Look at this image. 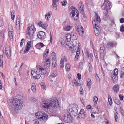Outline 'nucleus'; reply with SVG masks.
Listing matches in <instances>:
<instances>
[{
  "label": "nucleus",
  "instance_id": "9b49d317",
  "mask_svg": "<svg viewBox=\"0 0 124 124\" xmlns=\"http://www.w3.org/2000/svg\"><path fill=\"white\" fill-rule=\"evenodd\" d=\"M37 36L38 38L41 40H43L46 37L45 32L42 31H40L39 32Z\"/></svg>",
  "mask_w": 124,
  "mask_h": 124
},
{
  "label": "nucleus",
  "instance_id": "a18cd8bd",
  "mask_svg": "<svg viewBox=\"0 0 124 124\" xmlns=\"http://www.w3.org/2000/svg\"><path fill=\"white\" fill-rule=\"evenodd\" d=\"M94 20H95L97 22V23H100V17L98 16H97L96 19Z\"/></svg>",
  "mask_w": 124,
  "mask_h": 124
},
{
  "label": "nucleus",
  "instance_id": "7ed1b4c3",
  "mask_svg": "<svg viewBox=\"0 0 124 124\" xmlns=\"http://www.w3.org/2000/svg\"><path fill=\"white\" fill-rule=\"evenodd\" d=\"M69 10L73 20H77L78 19L79 12L75 7L71 6Z\"/></svg>",
  "mask_w": 124,
  "mask_h": 124
},
{
  "label": "nucleus",
  "instance_id": "c03bdc74",
  "mask_svg": "<svg viewBox=\"0 0 124 124\" xmlns=\"http://www.w3.org/2000/svg\"><path fill=\"white\" fill-rule=\"evenodd\" d=\"M108 101L109 103V104L110 105H111L112 104V100L111 97H109L108 98Z\"/></svg>",
  "mask_w": 124,
  "mask_h": 124
},
{
  "label": "nucleus",
  "instance_id": "412c9836",
  "mask_svg": "<svg viewBox=\"0 0 124 124\" xmlns=\"http://www.w3.org/2000/svg\"><path fill=\"white\" fill-rule=\"evenodd\" d=\"M66 37L67 41L69 42L70 41L71 39V35L70 34L68 33L67 34Z\"/></svg>",
  "mask_w": 124,
  "mask_h": 124
},
{
  "label": "nucleus",
  "instance_id": "dca6fc26",
  "mask_svg": "<svg viewBox=\"0 0 124 124\" xmlns=\"http://www.w3.org/2000/svg\"><path fill=\"white\" fill-rule=\"evenodd\" d=\"M57 61L55 58L54 57L52 59V66L54 68L57 65Z\"/></svg>",
  "mask_w": 124,
  "mask_h": 124
},
{
  "label": "nucleus",
  "instance_id": "8fccbe9b",
  "mask_svg": "<svg viewBox=\"0 0 124 124\" xmlns=\"http://www.w3.org/2000/svg\"><path fill=\"white\" fill-rule=\"evenodd\" d=\"M120 30L122 32H124V27L123 25H122L120 26Z\"/></svg>",
  "mask_w": 124,
  "mask_h": 124
},
{
  "label": "nucleus",
  "instance_id": "79ce46f5",
  "mask_svg": "<svg viewBox=\"0 0 124 124\" xmlns=\"http://www.w3.org/2000/svg\"><path fill=\"white\" fill-rule=\"evenodd\" d=\"M80 93L81 95H83L84 93L83 90L82 86H80Z\"/></svg>",
  "mask_w": 124,
  "mask_h": 124
},
{
  "label": "nucleus",
  "instance_id": "f03ea898",
  "mask_svg": "<svg viewBox=\"0 0 124 124\" xmlns=\"http://www.w3.org/2000/svg\"><path fill=\"white\" fill-rule=\"evenodd\" d=\"M68 111L70 114L76 116L78 114V107L77 105L74 104L70 105L68 108Z\"/></svg>",
  "mask_w": 124,
  "mask_h": 124
},
{
  "label": "nucleus",
  "instance_id": "0e129e2a",
  "mask_svg": "<svg viewBox=\"0 0 124 124\" xmlns=\"http://www.w3.org/2000/svg\"><path fill=\"white\" fill-rule=\"evenodd\" d=\"M16 21L20 22V18L19 16H18L17 17Z\"/></svg>",
  "mask_w": 124,
  "mask_h": 124
},
{
  "label": "nucleus",
  "instance_id": "f3484780",
  "mask_svg": "<svg viewBox=\"0 0 124 124\" xmlns=\"http://www.w3.org/2000/svg\"><path fill=\"white\" fill-rule=\"evenodd\" d=\"M113 101L115 103L119 105H120L121 104V102L116 97L114 98Z\"/></svg>",
  "mask_w": 124,
  "mask_h": 124
},
{
  "label": "nucleus",
  "instance_id": "de8ad7c7",
  "mask_svg": "<svg viewBox=\"0 0 124 124\" xmlns=\"http://www.w3.org/2000/svg\"><path fill=\"white\" fill-rule=\"evenodd\" d=\"M26 46L31 47V41H27V43Z\"/></svg>",
  "mask_w": 124,
  "mask_h": 124
},
{
  "label": "nucleus",
  "instance_id": "e2e57ef3",
  "mask_svg": "<svg viewBox=\"0 0 124 124\" xmlns=\"http://www.w3.org/2000/svg\"><path fill=\"white\" fill-rule=\"evenodd\" d=\"M47 53H46V52H44L43 53V57L44 58H46V57L47 56Z\"/></svg>",
  "mask_w": 124,
  "mask_h": 124
},
{
  "label": "nucleus",
  "instance_id": "4c0bfd02",
  "mask_svg": "<svg viewBox=\"0 0 124 124\" xmlns=\"http://www.w3.org/2000/svg\"><path fill=\"white\" fill-rule=\"evenodd\" d=\"M118 113L117 111H116H116H115V118L116 122H117V121L118 116H117Z\"/></svg>",
  "mask_w": 124,
  "mask_h": 124
},
{
  "label": "nucleus",
  "instance_id": "bf43d9fd",
  "mask_svg": "<svg viewBox=\"0 0 124 124\" xmlns=\"http://www.w3.org/2000/svg\"><path fill=\"white\" fill-rule=\"evenodd\" d=\"M67 46H68L70 48V49H71L73 48L72 45V46L71 45H70L69 44V43H67L66 44Z\"/></svg>",
  "mask_w": 124,
  "mask_h": 124
},
{
  "label": "nucleus",
  "instance_id": "774afa93",
  "mask_svg": "<svg viewBox=\"0 0 124 124\" xmlns=\"http://www.w3.org/2000/svg\"><path fill=\"white\" fill-rule=\"evenodd\" d=\"M20 24L16 25V27L17 29H19L20 28Z\"/></svg>",
  "mask_w": 124,
  "mask_h": 124
},
{
  "label": "nucleus",
  "instance_id": "473e14b6",
  "mask_svg": "<svg viewBox=\"0 0 124 124\" xmlns=\"http://www.w3.org/2000/svg\"><path fill=\"white\" fill-rule=\"evenodd\" d=\"M13 31V27L10 24H9L8 26V31Z\"/></svg>",
  "mask_w": 124,
  "mask_h": 124
},
{
  "label": "nucleus",
  "instance_id": "a878e982",
  "mask_svg": "<svg viewBox=\"0 0 124 124\" xmlns=\"http://www.w3.org/2000/svg\"><path fill=\"white\" fill-rule=\"evenodd\" d=\"M82 13L83 16L81 18V20L82 21H84L87 20V17L85 13L83 12Z\"/></svg>",
  "mask_w": 124,
  "mask_h": 124
},
{
  "label": "nucleus",
  "instance_id": "6e6552de",
  "mask_svg": "<svg viewBox=\"0 0 124 124\" xmlns=\"http://www.w3.org/2000/svg\"><path fill=\"white\" fill-rule=\"evenodd\" d=\"M92 23L94 26H95L94 27V29L95 35L96 36H98L100 34V29L99 28H97L96 26L98 23H97V22L95 20H93L92 21Z\"/></svg>",
  "mask_w": 124,
  "mask_h": 124
},
{
  "label": "nucleus",
  "instance_id": "f257e3e1",
  "mask_svg": "<svg viewBox=\"0 0 124 124\" xmlns=\"http://www.w3.org/2000/svg\"><path fill=\"white\" fill-rule=\"evenodd\" d=\"M42 100V105L43 108L46 109H48L52 107L53 108L57 107L59 105L58 101H55L54 100H51L49 102Z\"/></svg>",
  "mask_w": 124,
  "mask_h": 124
},
{
  "label": "nucleus",
  "instance_id": "72a5a7b5",
  "mask_svg": "<svg viewBox=\"0 0 124 124\" xmlns=\"http://www.w3.org/2000/svg\"><path fill=\"white\" fill-rule=\"evenodd\" d=\"M120 111L122 115V117L124 118V111L121 107H120Z\"/></svg>",
  "mask_w": 124,
  "mask_h": 124
},
{
  "label": "nucleus",
  "instance_id": "a211bd4d",
  "mask_svg": "<svg viewBox=\"0 0 124 124\" xmlns=\"http://www.w3.org/2000/svg\"><path fill=\"white\" fill-rule=\"evenodd\" d=\"M38 68L39 70L40 71H41L42 73L43 74H44L46 73V71L45 68H43L40 66H39Z\"/></svg>",
  "mask_w": 124,
  "mask_h": 124
},
{
  "label": "nucleus",
  "instance_id": "393cba45",
  "mask_svg": "<svg viewBox=\"0 0 124 124\" xmlns=\"http://www.w3.org/2000/svg\"><path fill=\"white\" fill-rule=\"evenodd\" d=\"M58 75V74L57 72H56L52 73L50 75V77L51 78H54Z\"/></svg>",
  "mask_w": 124,
  "mask_h": 124
},
{
  "label": "nucleus",
  "instance_id": "09e8293b",
  "mask_svg": "<svg viewBox=\"0 0 124 124\" xmlns=\"http://www.w3.org/2000/svg\"><path fill=\"white\" fill-rule=\"evenodd\" d=\"M79 46V47H78V50L77 51L76 53V55H77V56H79V54H80V48H79L80 47V46Z\"/></svg>",
  "mask_w": 124,
  "mask_h": 124
},
{
  "label": "nucleus",
  "instance_id": "052dcab7",
  "mask_svg": "<svg viewBox=\"0 0 124 124\" xmlns=\"http://www.w3.org/2000/svg\"><path fill=\"white\" fill-rule=\"evenodd\" d=\"M105 49V47H102L100 48V52H104Z\"/></svg>",
  "mask_w": 124,
  "mask_h": 124
},
{
  "label": "nucleus",
  "instance_id": "aec40b11",
  "mask_svg": "<svg viewBox=\"0 0 124 124\" xmlns=\"http://www.w3.org/2000/svg\"><path fill=\"white\" fill-rule=\"evenodd\" d=\"M52 1V6H53V7L54 10H56L57 9V7L56 2L55 1V0H53Z\"/></svg>",
  "mask_w": 124,
  "mask_h": 124
},
{
  "label": "nucleus",
  "instance_id": "5701e85b",
  "mask_svg": "<svg viewBox=\"0 0 124 124\" xmlns=\"http://www.w3.org/2000/svg\"><path fill=\"white\" fill-rule=\"evenodd\" d=\"M51 15L49 13H46V14L45 16V18L47 21H48L49 20V18L51 17Z\"/></svg>",
  "mask_w": 124,
  "mask_h": 124
},
{
  "label": "nucleus",
  "instance_id": "cd10ccee",
  "mask_svg": "<svg viewBox=\"0 0 124 124\" xmlns=\"http://www.w3.org/2000/svg\"><path fill=\"white\" fill-rule=\"evenodd\" d=\"M118 73V70L117 68L113 70V72L112 73L113 75H117Z\"/></svg>",
  "mask_w": 124,
  "mask_h": 124
},
{
  "label": "nucleus",
  "instance_id": "9d476101",
  "mask_svg": "<svg viewBox=\"0 0 124 124\" xmlns=\"http://www.w3.org/2000/svg\"><path fill=\"white\" fill-rule=\"evenodd\" d=\"M31 74L33 77V78H35V79H39L41 76L40 74L35 70H32Z\"/></svg>",
  "mask_w": 124,
  "mask_h": 124
},
{
  "label": "nucleus",
  "instance_id": "0eeeda50",
  "mask_svg": "<svg viewBox=\"0 0 124 124\" xmlns=\"http://www.w3.org/2000/svg\"><path fill=\"white\" fill-rule=\"evenodd\" d=\"M27 34L31 37L33 36L36 30V29L33 25H31L27 28Z\"/></svg>",
  "mask_w": 124,
  "mask_h": 124
},
{
  "label": "nucleus",
  "instance_id": "c85d7f7f",
  "mask_svg": "<svg viewBox=\"0 0 124 124\" xmlns=\"http://www.w3.org/2000/svg\"><path fill=\"white\" fill-rule=\"evenodd\" d=\"M5 54L7 57L8 58H9L10 57V50L5 51Z\"/></svg>",
  "mask_w": 124,
  "mask_h": 124
},
{
  "label": "nucleus",
  "instance_id": "3c124183",
  "mask_svg": "<svg viewBox=\"0 0 124 124\" xmlns=\"http://www.w3.org/2000/svg\"><path fill=\"white\" fill-rule=\"evenodd\" d=\"M31 90H32V91L33 92H35L36 91V88L33 85V84H32V86L31 87Z\"/></svg>",
  "mask_w": 124,
  "mask_h": 124
},
{
  "label": "nucleus",
  "instance_id": "4468645a",
  "mask_svg": "<svg viewBox=\"0 0 124 124\" xmlns=\"http://www.w3.org/2000/svg\"><path fill=\"white\" fill-rule=\"evenodd\" d=\"M112 80L113 82L114 83H115L118 81V77L117 75H113L112 74L111 75Z\"/></svg>",
  "mask_w": 124,
  "mask_h": 124
},
{
  "label": "nucleus",
  "instance_id": "ddd939ff",
  "mask_svg": "<svg viewBox=\"0 0 124 124\" xmlns=\"http://www.w3.org/2000/svg\"><path fill=\"white\" fill-rule=\"evenodd\" d=\"M116 45V44L115 43L110 42L107 43L106 47L108 48L113 47H115Z\"/></svg>",
  "mask_w": 124,
  "mask_h": 124
},
{
  "label": "nucleus",
  "instance_id": "864d4df0",
  "mask_svg": "<svg viewBox=\"0 0 124 124\" xmlns=\"http://www.w3.org/2000/svg\"><path fill=\"white\" fill-rule=\"evenodd\" d=\"M83 65V64L82 62H80L79 63V68H80L81 69H82V66Z\"/></svg>",
  "mask_w": 124,
  "mask_h": 124
},
{
  "label": "nucleus",
  "instance_id": "69168bd1",
  "mask_svg": "<svg viewBox=\"0 0 124 124\" xmlns=\"http://www.w3.org/2000/svg\"><path fill=\"white\" fill-rule=\"evenodd\" d=\"M120 99L121 100H122L123 98V96L120 94L119 95Z\"/></svg>",
  "mask_w": 124,
  "mask_h": 124
},
{
  "label": "nucleus",
  "instance_id": "2eb2a0df",
  "mask_svg": "<svg viewBox=\"0 0 124 124\" xmlns=\"http://www.w3.org/2000/svg\"><path fill=\"white\" fill-rule=\"evenodd\" d=\"M119 85L116 84L114 85L113 90L116 93H117L119 91Z\"/></svg>",
  "mask_w": 124,
  "mask_h": 124
},
{
  "label": "nucleus",
  "instance_id": "39448f33",
  "mask_svg": "<svg viewBox=\"0 0 124 124\" xmlns=\"http://www.w3.org/2000/svg\"><path fill=\"white\" fill-rule=\"evenodd\" d=\"M110 6L111 4L109 1H105L104 3L101 6L102 8H103V10H104V14H106L107 13L108 9L110 8Z\"/></svg>",
  "mask_w": 124,
  "mask_h": 124
},
{
  "label": "nucleus",
  "instance_id": "a19ab883",
  "mask_svg": "<svg viewBox=\"0 0 124 124\" xmlns=\"http://www.w3.org/2000/svg\"><path fill=\"white\" fill-rule=\"evenodd\" d=\"M101 59L103 60L104 59V52H100Z\"/></svg>",
  "mask_w": 124,
  "mask_h": 124
},
{
  "label": "nucleus",
  "instance_id": "bb28decb",
  "mask_svg": "<svg viewBox=\"0 0 124 124\" xmlns=\"http://www.w3.org/2000/svg\"><path fill=\"white\" fill-rule=\"evenodd\" d=\"M78 82L76 81L75 79L73 80L72 82V84L73 85V86L75 87L78 85Z\"/></svg>",
  "mask_w": 124,
  "mask_h": 124
},
{
  "label": "nucleus",
  "instance_id": "13d9d810",
  "mask_svg": "<svg viewBox=\"0 0 124 124\" xmlns=\"http://www.w3.org/2000/svg\"><path fill=\"white\" fill-rule=\"evenodd\" d=\"M77 77L78 78V79L80 80L81 79V74L80 73H78L77 74Z\"/></svg>",
  "mask_w": 124,
  "mask_h": 124
},
{
  "label": "nucleus",
  "instance_id": "4be33fe9",
  "mask_svg": "<svg viewBox=\"0 0 124 124\" xmlns=\"http://www.w3.org/2000/svg\"><path fill=\"white\" fill-rule=\"evenodd\" d=\"M8 36L11 39V40L12 39H13V31H8Z\"/></svg>",
  "mask_w": 124,
  "mask_h": 124
},
{
  "label": "nucleus",
  "instance_id": "2f4dec72",
  "mask_svg": "<svg viewBox=\"0 0 124 124\" xmlns=\"http://www.w3.org/2000/svg\"><path fill=\"white\" fill-rule=\"evenodd\" d=\"M31 48L30 47L26 46L25 47V49L24 50V52L25 53H26L28 52L29 50Z\"/></svg>",
  "mask_w": 124,
  "mask_h": 124
},
{
  "label": "nucleus",
  "instance_id": "603ef678",
  "mask_svg": "<svg viewBox=\"0 0 124 124\" xmlns=\"http://www.w3.org/2000/svg\"><path fill=\"white\" fill-rule=\"evenodd\" d=\"M62 5V6H65L67 5V1L66 0H65L63 2H61Z\"/></svg>",
  "mask_w": 124,
  "mask_h": 124
},
{
  "label": "nucleus",
  "instance_id": "7c9ffc66",
  "mask_svg": "<svg viewBox=\"0 0 124 124\" xmlns=\"http://www.w3.org/2000/svg\"><path fill=\"white\" fill-rule=\"evenodd\" d=\"M50 64V59L49 58H48L44 62V64L45 65H48V64Z\"/></svg>",
  "mask_w": 124,
  "mask_h": 124
},
{
  "label": "nucleus",
  "instance_id": "20e7f679",
  "mask_svg": "<svg viewBox=\"0 0 124 124\" xmlns=\"http://www.w3.org/2000/svg\"><path fill=\"white\" fill-rule=\"evenodd\" d=\"M35 115L37 118L39 119H42V120L46 121L48 119V115L43 111L38 112L36 113Z\"/></svg>",
  "mask_w": 124,
  "mask_h": 124
},
{
  "label": "nucleus",
  "instance_id": "37998d69",
  "mask_svg": "<svg viewBox=\"0 0 124 124\" xmlns=\"http://www.w3.org/2000/svg\"><path fill=\"white\" fill-rule=\"evenodd\" d=\"M5 51L10 50V46L8 45H6L5 47Z\"/></svg>",
  "mask_w": 124,
  "mask_h": 124
},
{
  "label": "nucleus",
  "instance_id": "b1692460",
  "mask_svg": "<svg viewBox=\"0 0 124 124\" xmlns=\"http://www.w3.org/2000/svg\"><path fill=\"white\" fill-rule=\"evenodd\" d=\"M10 12L11 15V19L13 20L14 19V17L15 15V12L14 11H12L11 10Z\"/></svg>",
  "mask_w": 124,
  "mask_h": 124
},
{
  "label": "nucleus",
  "instance_id": "680f3d73",
  "mask_svg": "<svg viewBox=\"0 0 124 124\" xmlns=\"http://www.w3.org/2000/svg\"><path fill=\"white\" fill-rule=\"evenodd\" d=\"M95 77L96 78V79L97 81H99V77L98 75V74H96V75L95 76Z\"/></svg>",
  "mask_w": 124,
  "mask_h": 124
},
{
  "label": "nucleus",
  "instance_id": "6ab92c4d",
  "mask_svg": "<svg viewBox=\"0 0 124 124\" xmlns=\"http://www.w3.org/2000/svg\"><path fill=\"white\" fill-rule=\"evenodd\" d=\"M87 85L88 88L89 89L91 87L92 83L91 80L90 78H88L87 80Z\"/></svg>",
  "mask_w": 124,
  "mask_h": 124
},
{
  "label": "nucleus",
  "instance_id": "58836bf2",
  "mask_svg": "<svg viewBox=\"0 0 124 124\" xmlns=\"http://www.w3.org/2000/svg\"><path fill=\"white\" fill-rule=\"evenodd\" d=\"M76 33L73 34L72 35H71V39L73 40L77 39Z\"/></svg>",
  "mask_w": 124,
  "mask_h": 124
},
{
  "label": "nucleus",
  "instance_id": "c9c22d12",
  "mask_svg": "<svg viewBox=\"0 0 124 124\" xmlns=\"http://www.w3.org/2000/svg\"><path fill=\"white\" fill-rule=\"evenodd\" d=\"M98 100V98L96 96H95L93 97V101L94 103H97Z\"/></svg>",
  "mask_w": 124,
  "mask_h": 124
},
{
  "label": "nucleus",
  "instance_id": "6e6d98bb",
  "mask_svg": "<svg viewBox=\"0 0 124 124\" xmlns=\"http://www.w3.org/2000/svg\"><path fill=\"white\" fill-rule=\"evenodd\" d=\"M40 27H41L42 28L45 29H46L47 27L46 25L45 24H42V25Z\"/></svg>",
  "mask_w": 124,
  "mask_h": 124
},
{
  "label": "nucleus",
  "instance_id": "5fc2aeb1",
  "mask_svg": "<svg viewBox=\"0 0 124 124\" xmlns=\"http://www.w3.org/2000/svg\"><path fill=\"white\" fill-rule=\"evenodd\" d=\"M0 66L1 67H3V61L1 59H0Z\"/></svg>",
  "mask_w": 124,
  "mask_h": 124
},
{
  "label": "nucleus",
  "instance_id": "c756f323",
  "mask_svg": "<svg viewBox=\"0 0 124 124\" xmlns=\"http://www.w3.org/2000/svg\"><path fill=\"white\" fill-rule=\"evenodd\" d=\"M59 40L61 42L62 46L63 47V46L65 44L64 41L63 40V38H59Z\"/></svg>",
  "mask_w": 124,
  "mask_h": 124
},
{
  "label": "nucleus",
  "instance_id": "4d7b16f0",
  "mask_svg": "<svg viewBox=\"0 0 124 124\" xmlns=\"http://www.w3.org/2000/svg\"><path fill=\"white\" fill-rule=\"evenodd\" d=\"M37 24L39 26L41 27V26L42 25L43 23L41 21H40L39 22H38Z\"/></svg>",
  "mask_w": 124,
  "mask_h": 124
},
{
  "label": "nucleus",
  "instance_id": "f704fd0d",
  "mask_svg": "<svg viewBox=\"0 0 124 124\" xmlns=\"http://www.w3.org/2000/svg\"><path fill=\"white\" fill-rule=\"evenodd\" d=\"M66 70L69 71L70 70V67L69 66V63H67L65 66Z\"/></svg>",
  "mask_w": 124,
  "mask_h": 124
},
{
  "label": "nucleus",
  "instance_id": "e433bc0d",
  "mask_svg": "<svg viewBox=\"0 0 124 124\" xmlns=\"http://www.w3.org/2000/svg\"><path fill=\"white\" fill-rule=\"evenodd\" d=\"M84 6L83 4H82L81 6L79 7V10H80L82 13L84 12Z\"/></svg>",
  "mask_w": 124,
  "mask_h": 124
},
{
  "label": "nucleus",
  "instance_id": "ea45409f",
  "mask_svg": "<svg viewBox=\"0 0 124 124\" xmlns=\"http://www.w3.org/2000/svg\"><path fill=\"white\" fill-rule=\"evenodd\" d=\"M42 88L43 89H44L46 88L45 84L44 82H42L41 83Z\"/></svg>",
  "mask_w": 124,
  "mask_h": 124
},
{
  "label": "nucleus",
  "instance_id": "1a4fd4ad",
  "mask_svg": "<svg viewBox=\"0 0 124 124\" xmlns=\"http://www.w3.org/2000/svg\"><path fill=\"white\" fill-rule=\"evenodd\" d=\"M63 119L66 122L71 123L73 118L72 116L70 114H66L63 117Z\"/></svg>",
  "mask_w": 124,
  "mask_h": 124
},
{
  "label": "nucleus",
  "instance_id": "338daca9",
  "mask_svg": "<svg viewBox=\"0 0 124 124\" xmlns=\"http://www.w3.org/2000/svg\"><path fill=\"white\" fill-rule=\"evenodd\" d=\"M120 22L121 23H123L124 22V19L123 18H121L120 20Z\"/></svg>",
  "mask_w": 124,
  "mask_h": 124
},
{
  "label": "nucleus",
  "instance_id": "49530a36",
  "mask_svg": "<svg viewBox=\"0 0 124 124\" xmlns=\"http://www.w3.org/2000/svg\"><path fill=\"white\" fill-rule=\"evenodd\" d=\"M71 28L70 26H67L64 29L66 31H69L70 30Z\"/></svg>",
  "mask_w": 124,
  "mask_h": 124
},
{
  "label": "nucleus",
  "instance_id": "f8f14e48",
  "mask_svg": "<svg viewBox=\"0 0 124 124\" xmlns=\"http://www.w3.org/2000/svg\"><path fill=\"white\" fill-rule=\"evenodd\" d=\"M78 114L79 118L84 119L86 117V115L84 109L81 110Z\"/></svg>",
  "mask_w": 124,
  "mask_h": 124
},
{
  "label": "nucleus",
  "instance_id": "423d86ee",
  "mask_svg": "<svg viewBox=\"0 0 124 124\" xmlns=\"http://www.w3.org/2000/svg\"><path fill=\"white\" fill-rule=\"evenodd\" d=\"M20 100V99H17V98L14 99L12 101V103L13 104V107L14 108L18 110L21 108Z\"/></svg>",
  "mask_w": 124,
  "mask_h": 124
}]
</instances>
